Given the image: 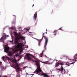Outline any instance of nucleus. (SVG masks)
Listing matches in <instances>:
<instances>
[{
  "label": "nucleus",
  "instance_id": "obj_17",
  "mask_svg": "<svg viewBox=\"0 0 77 77\" xmlns=\"http://www.w3.org/2000/svg\"><path fill=\"white\" fill-rule=\"evenodd\" d=\"M2 65V63L0 61V66Z\"/></svg>",
  "mask_w": 77,
  "mask_h": 77
},
{
  "label": "nucleus",
  "instance_id": "obj_19",
  "mask_svg": "<svg viewBox=\"0 0 77 77\" xmlns=\"http://www.w3.org/2000/svg\"><path fill=\"white\" fill-rule=\"evenodd\" d=\"M6 58H7V59H10V58L8 57H6Z\"/></svg>",
  "mask_w": 77,
  "mask_h": 77
},
{
  "label": "nucleus",
  "instance_id": "obj_3",
  "mask_svg": "<svg viewBox=\"0 0 77 77\" xmlns=\"http://www.w3.org/2000/svg\"><path fill=\"white\" fill-rule=\"evenodd\" d=\"M64 64V62H61V61L59 60L58 61V62H57L55 64V67H57L60 65H61V67L60 68V69H57V70H58V71H60L61 72H63L64 69L63 68V67H62V65H63Z\"/></svg>",
  "mask_w": 77,
  "mask_h": 77
},
{
  "label": "nucleus",
  "instance_id": "obj_26",
  "mask_svg": "<svg viewBox=\"0 0 77 77\" xmlns=\"http://www.w3.org/2000/svg\"><path fill=\"white\" fill-rule=\"evenodd\" d=\"M62 28H60V29H59V30H61V29Z\"/></svg>",
  "mask_w": 77,
  "mask_h": 77
},
{
  "label": "nucleus",
  "instance_id": "obj_6",
  "mask_svg": "<svg viewBox=\"0 0 77 77\" xmlns=\"http://www.w3.org/2000/svg\"><path fill=\"white\" fill-rule=\"evenodd\" d=\"M15 65H16V66H17V68H16V70L18 71H20V67H19V66H18V64L17 63H15Z\"/></svg>",
  "mask_w": 77,
  "mask_h": 77
},
{
  "label": "nucleus",
  "instance_id": "obj_16",
  "mask_svg": "<svg viewBox=\"0 0 77 77\" xmlns=\"http://www.w3.org/2000/svg\"><path fill=\"white\" fill-rule=\"evenodd\" d=\"M14 62L15 63H17V60H14Z\"/></svg>",
  "mask_w": 77,
  "mask_h": 77
},
{
  "label": "nucleus",
  "instance_id": "obj_10",
  "mask_svg": "<svg viewBox=\"0 0 77 77\" xmlns=\"http://www.w3.org/2000/svg\"><path fill=\"white\" fill-rule=\"evenodd\" d=\"M37 17V14H35L34 15V20H36V17Z\"/></svg>",
  "mask_w": 77,
  "mask_h": 77
},
{
  "label": "nucleus",
  "instance_id": "obj_1",
  "mask_svg": "<svg viewBox=\"0 0 77 77\" xmlns=\"http://www.w3.org/2000/svg\"><path fill=\"white\" fill-rule=\"evenodd\" d=\"M25 38L24 37L22 36H21L19 35V37H16L15 38L14 40V44H17V45H15L14 46V48L13 50V51H10L9 53H8V54L10 56H12V54H14L15 53H17L18 51H20V54H21L23 51V46L20 43H19L18 41L19 39H24Z\"/></svg>",
  "mask_w": 77,
  "mask_h": 77
},
{
  "label": "nucleus",
  "instance_id": "obj_23",
  "mask_svg": "<svg viewBox=\"0 0 77 77\" xmlns=\"http://www.w3.org/2000/svg\"><path fill=\"white\" fill-rule=\"evenodd\" d=\"M10 42H13V41H10Z\"/></svg>",
  "mask_w": 77,
  "mask_h": 77
},
{
  "label": "nucleus",
  "instance_id": "obj_7",
  "mask_svg": "<svg viewBox=\"0 0 77 77\" xmlns=\"http://www.w3.org/2000/svg\"><path fill=\"white\" fill-rule=\"evenodd\" d=\"M4 50L5 52H6V53H8V51H9V47H7L5 48Z\"/></svg>",
  "mask_w": 77,
  "mask_h": 77
},
{
  "label": "nucleus",
  "instance_id": "obj_11",
  "mask_svg": "<svg viewBox=\"0 0 77 77\" xmlns=\"http://www.w3.org/2000/svg\"><path fill=\"white\" fill-rule=\"evenodd\" d=\"M68 71L66 70V71H65V70H63V73H64L65 74H68Z\"/></svg>",
  "mask_w": 77,
  "mask_h": 77
},
{
  "label": "nucleus",
  "instance_id": "obj_9",
  "mask_svg": "<svg viewBox=\"0 0 77 77\" xmlns=\"http://www.w3.org/2000/svg\"><path fill=\"white\" fill-rule=\"evenodd\" d=\"M5 39H6V37H4V36H2L0 39V42L1 41V40H2V41H3V40H5Z\"/></svg>",
  "mask_w": 77,
  "mask_h": 77
},
{
  "label": "nucleus",
  "instance_id": "obj_29",
  "mask_svg": "<svg viewBox=\"0 0 77 77\" xmlns=\"http://www.w3.org/2000/svg\"><path fill=\"white\" fill-rule=\"evenodd\" d=\"M57 61H58V60H57Z\"/></svg>",
  "mask_w": 77,
  "mask_h": 77
},
{
  "label": "nucleus",
  "instance_id": "obj_20",
  "mask_svg": "<svg viewBox=\"0 0 77 77\" xmlns=\"http://www.w3.org/2000/svg\"><path fill=\"white\" fill-rule=\"evenodd\" d=\"M18 56V54H16V56L17 57V56Z\"/></svg>",
  "mask_w": 77,
  "mask_h": 77
},
{
  "label": "nucleus",
  "instance_id": "obj_25",
  "mask_svg": "<svg viewBox=\"0 0 77 77\" xmlns=\"http://www.w3.org/2000/svg\"><path fill=\"white\" fill-rule=\"evenodd\" d=\"M33 6H34V4H33L32 5V7H33Z\"/></svg>",
  "mask_w": 77,
  "mask_h": 77
},
{
  "label": "nucleus",
  "instance_id": "obj_30",
  "mask_svg": "<svg viewBox=\"0 0 77 77\" xmlns=\"http://www.w3.org/2000/svg\"><path fill=\"white\" fill-rule=\"evenodd\" d=\"M46 57H47V56H45Z\"/></svg>",
  "mask_w": 77,
  "mask_h": 77
},
{
  "label": "nucleus",
  "instance_id": "obj_18",
  "mask_svg": "<svg viewBox=\"0 0 77 77\" xmlns=\"http://www.w3.org/2000/svg\"><path fill=\"white\" fill-rule=\"evenodd\" d=\"M0 42H3V43H4V44L5 43L3 40H1V41H0Z\"/></svg>",
  "mask_w": 77,
  "mask_h": 77
},
{
  "label": "nucleus",
  "instance_id": "obj_24",
  "mask_svg": "<svg viewBox=\"0 0 77 77\" xmlns=\"http://www.w3.org/2000/svg\"><path fill=\"white\" fill-rule=\"evenodd\" d=\"M26 68V67H23V69H25V68Z\"/></svg>",
  "mask_w": 77,
  "mask_h": 77
},
{
  "label": "nucleus",
  "instance_id": "obj_15",
  "mask_svg": "<svg viewBox=\"0 0 77 77\" xmlns=\"http://www.w3.org/2000/svg\"><path fill=\"white\" fill-rule=\"evenodd\" d=\"M2 58L3 59V60H4L5 59V57H4V56H3V57H2Z\"/></svg>",
  "mask_w": 77,
  "mask_h": 77
},
{
  "label": "nucleus",
  "instance_id": "obj_13",
  "mask_svg": "<svg viewBox=\"0 0 77 77\" xmlns=\"http://www.w3.org/2000/svg\"><path fill=\"white\" fill-rule=\"evenodd\" d=\"M14 34L15 36H18V34L17 32H14Z\"/></svg>",
  "mask_w": 77,
  "mask_h": 77
},
{
  "label": "nucleus",
  "instance_id": "obj_28",
  "mask_svg": "<svg viewBox=\"0 0 77 77\" xmlns=\"http://www.w3.org/2000/svg\"><path fill=\"white\" fill-rule=\"evenodd\" d=\"M5 77H7V76H5Z\"/></svg>",
  "mask_w": 77,
  "mask_h": 77
},
{
  "label": "nucleus",
  "instance_id": "obj_8",
  "mask_svg": "<svg viewBox=\"0 0 77 77\" xmlns=\"http://www.w3.org/2000/svg\"><path fill=\"white\" fill-rule=\"evenodd\" d=\"M54 33V36H56V33H58V34H59V31L58 30H54V31L53 32Z\"/></svg>",
  "mask_w": 77,
  "mask_h": 77
},
{
  "label": "nucleus",
  "instance_id": "obj_5",
  "mask_svg": "<svg viewBox=\"0 0 77 77\" xmlns=\"http://www.w3.org/2000/svg\"><path fill=\"white\" fill-rule=\"evenodd\" d=\"M74 63H75V62H72L71 63H70L69 62H67L66 63V65L68 66H70V65H72V66H74Z\"/></svg>",
  "mask_w": 77,
  "mask_h": 77
},
{
  "label": "nucleus",
  "instance_id": "obj_14",
  "mask_svg": "<svg viewBox=\"0 0 77 77\" xmlns=\"http://www.w3.org/2000/svg\"><path fill=\"white\" fill-rule=\"evenodd\" d=\"M41 41H39V42H38V46H40L41 45Z\"/></svg>",
  "mask_w": 77,
  "mask_h": 77
},
{
  "label": "nucleus",
  "instance_id": "obj_22",
  "mask_svg": "<svg viewBox=\"0 0 77 77\" xmlns=\"http://www.w3.org/2000/svg\"><path fill=\"white\" fill-rule=\"evenodd\" d=\"M5 37H8V35H5Z\"/></svg>",
  "mask_w": 77,
  "mask_h": 77
},
{
  "label": "nucleus",
  "instance_id": "obj_4",
  "mask_svg": "<svg viewBox=\"0 0 77 77\" xmlns=\"http://www.w3.org/2000/svg\"><path fill=\"white\" fill-rule=\"evenodd\" d=\"M54 62V61H52L51 63L50 62L48 61H47L43 62V63H45V64H48V65H51Z\"/></svg>",
  "mask_w": 77,
  "mask_h": 77
},
{
  "label": "nucleus",
  "instance_id": "obj_12",
  "mask_svg": "<svg viewBox=\"0 0 77 77\" xmlns=\"http://www.w3.org/2000/svg\"><path fill=\"white\" fill-rule=\"evenodd\" d=\"M74 57L75 58V59H77V53L75 54L74 56Z\"/></svg>",
  "mask_w": 77,
  "mask_h": 77
},
{
  "label": "nucleus",
  "instance_id": "obj_21",
  "mask_svg": "<svg viewBox=\"0 0 77 77\" xmlns=\"http://www.w3.org/2000/svg\"><path fill=\"white\" fill-rule=\"evenodd\" d=\"M13 16H14L15 17V18H16V16L14 15H13Z\"/></svg>",
  "mask_w": 77,
  "mask_h": 77
},
{
  "label": "nucleus",
  "instance_id": "obj_27",
  "mask_svg": "<svg viewBox=\"0 0 77 77\" xmlns=\"http://www.w3.org/2000/svg\"><path fill=\"white\" fill-rule=\"evenodd\" d=\"M2 77V75L0 76V77Z\"/></svg>",
  "mask_w": 77,
  "mask_h": 77
},
{
  "label": "nucleus",
  "instance_id": "obj_2",
  "mask_svg": "<svg viewBox=\"0 0 77 77\" xmlns=\"http://www.w3.org/2000/svg\"><path fill=\"white\" fill-rule=\"evenodd\" d=\"M45 33H44L43 34L41 40H38L37 38H35V39L36 40H37V41H40V40H41V41H42V39H43V38H44L45 39V44L44 46V50H43L42 52V53L41 54L42 56H43V54H44V51H45L47 49L46 47L47 46V43L48 42V37L45 36H44V34H45Z\"/></svg>",
  "mask_w": 77,
  "mask_h": 77
}]
</instances>
